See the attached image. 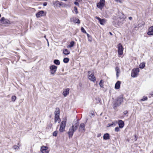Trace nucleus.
<instances>
[{
  "instance_id": "nucleus-27",
  "label": "nucleus",
  "mask_w": 153,
  "mask_h": 153,
  "mask_svg": "<svg viewBox=\"0 0 153 153\" xmlns=\"http://www.w3.org/2000/svg\"><path fill=\"white\" fill-rule=\"evenodd\" d=\"M145 66V63L144 62L141 63L139 65V67L140 68L143 69Z\"/></svg>"
},
{
  "instance_id": "nucleus-24",
  "label": "nucleus",
  "mask_w": 153,
  "mask_h": 153,
  "mask_svg": "<svg viewBox=\"0 0 153 153\" xmlns=\"http://www.w3.org/2000/svg\"><path fill=\"white\" fill-rule=\"evenodd\" d=\"M65 127H63L60 125V128L59 129V131L61 132H62L64 131L65 130Z\"/></svg>"
},
{
  "instance_id": "nucleus-28",
  "label": "nucleus",
  "mask_w": 153,
  "mask_h": 153,
  "mask_svg": "<svg viewBox=\"0 0 153 153\" xmlns=\"http://www.w3.org/2000/svg\"><path fill=\"white\" fill-rule=\"evenodd\" d=\"M74 23H75L79 24L80 23V21L79 19L77 18H75L74 20Z\"/></svg>"
},
{
  "instance_id": "nucleus-18",
  "label": "nucleus",
  "mask_w": 153,
  "mask_h": 153,
  "mask_svg": "<svg viewBox=\"0 0 153 153\" xmlns=\"http://www.w3.org/2000/svg\"><path fill=\"white\" fill-rule=\"evenodd\" d=\"M110 135L108 133H106L103 135V139L105 140H108L110 139Z\"/></svg>"
},
{
  "instance_id": "nucleus-44",
  "label": "nucleus",
  "mask_w": 153,
  "mask_h": 153,
  "mask_svg": "<svg viewBox=\"0 0 153 153\" xmlns=\"http://www.w3.org/2000/svg\"><path fill=\"white\" fill-rule=\"evenodd\" d=\"M101 133H99V134H97V137H100L101 136Z\"/></svg>"
},
{
  "instance_id": "nucleus-19",
  "label": "nucleus",
  "mask_w": 153,
  "mask_h": 153,
  "mask_svg": "<svg viewBox=\"0 0 153 153\" xmlns=\"http://www.w3.org/2000/svg\"><path fill=\"white\" fill-rule=\"evenodd\" d=\"M60 121L59 117V115H55V122L56 123L58 122L59 123Z\"/></svg>"
},
{
  "instance_id": "nucleus-17",
  "label": "nucleus",
  "mask_w": 153,
  "mask_h": 153,
  "mask_svg": "<svg viewBox=\"0 0 153 153\" xmlns=\"http://www.w3.org/2000/svg\"><path fill=\"white\" fill-rule=\"evenodd\" d=\"M121 84L120 81H118L116 83L115 86V88L116 89H119L120 88V85Z\"/></svg>"
},
{
  "instance_id": "nucleus-8",
  "label": "nucleus",
  "mask_w": 153,
  "mask_h": 153,
  "mask_svg": "<svg viewBox=\"0 0 153 153\" xmlns=\"http://www.w3.org/2000/svg\"><path fill=\"white\" fill-rule=\"evenodd\" d=\"M49 151L48 147L47 146H42L40 149V151L42 153H49Z\"/></svg>"
},
{
  "instance_id": "nucleus-29",
  "label": "nucleus",
  "mask_w": 153,
  "mask_h": 153,
  "mask_svg": "<svg viewBox=\"0 0 153 153\" xmlns=\"http://www.w3.org/2000/svg\"><path fill=\"white\" fill-rule=\"evenodd\" d=\"M54 63L57 65H59L60 64L59 61L57 59H55L54 61Z\"/></svg>"
},
{
  "instance_id": "nucleus-47",
  "label": "nucleus",
  "mask_w": 153,
  "mask_h": 153,
  "mask_svg": "<svg viewBox=\"0 0 153 153\" xmlns=\"http://www.w3.org/2000/svg\"><path fill=\"white\" fill-rule=\"evenodd\" d=\"M128 113V112L127 111H124L123 112V113H124V114H126Z\"/></svg>"
},
{
  "instance_id": "nucleus-34",
  "label": "nucleus",
  "mask_w": 153,
  "mask_h": 153,
  "mask_svg": "<svg viewBox=\"0 0 153 153\" xmlns=\"http://www.w3.org/2000/svg\"><path fill=\"white\" fill-rule=\"evenodd\" d=\"M86 34H87V37H88V41H89L91 42V36L88 33H86Z\"/></svg>"
},
{
  "instance_id": "nucleus-33",
  "label": "nucleus",
  "mask_w": 153,
  "mask_h": 153,
  "mask_svg": "<svg viewBox=\"0 0 153 153\" xmlns=\"http://www.w3.org/2000/svg\"><path fill=\"white\" fill-rule=\"evenodd\" d=\"M148 99V98L147 97L144 96L142 99H141L140 100V101H145L146 100H147Z\"/></svg>"
},
{
  "instance_id": "nucleus-5",
  "label": "nucleus",
  "mask_w": 153,
  "mask_h": 153,
  "mask_svg": "<svg viewBox=\"0 0 153 153\" xmlns=\"http://www.w3.org/2000/svg\"><path fill=\"white\" fill-rule=\"evenodd\" d=\"M50 69L51 74L54 75L56 71L57 67L54 65H51L50 66Z\"/></svg>"
},
{
  "instance_id": "nucleus-48",
  "label": "nucleus",
  "mask_w": 153,
  "mask_h": 153,
  "mask_svg": "<svg viewBox=\"0 0 153 153\" xmlns=\"http://www.w3.org/2000/svg\"><path fill=\"white\" fill-rule=\"evenodd\" d=\"M128 18L130 20H131L132 19V18L131 17H129Z\"/></svg>"
},
{
  "instance_id": "nucleus-7",
  "label": "nucleus",
  "mask_w": 153,
  "mask_h": 153,
  "mask_svg": "<svg viewBox=\"0 0 153 153\" xmlns=\"http://www.w3.org/2000/svg\"><path fill=\"white\" fill-rule=\"evenodd\" d=\"M118 48V54L120 55H122L123 53V48L121 43H119L117 45Z\"/></svg>"
},
{
  "instance_id": "nucleus-22",
  "label": "nucleus",
  "mask_w": 153,
  "mask_h": 153,
  "mask_svg": "<svg viewBox=\"0 0 153 153\" xmlns=\"http://www.w3.org/2000/svg\"><path fill=\"white\" fill-rule=\"evenodd\" d=\"M63 53L65 55H68L70 54V51L67 49H65L63 50Z\"/></svg>"
},
{
  "instance_id": "nucleus-43",
  "label": "nucleus",
  "mask_w": 153,
  "mask_h": 153,
  "mask_svg": "<svg viewBox=\"0 0 153 153\" xmlns=\"http://www.w3.org/2000/svg\"><path fill=\"white\" fill-rule=\"evenodd\" d=\"M62 2H59V7H60L62 5H63V4H62Z\"/></svg>"
},
{
  "instance_id": "nucleus-31",
  "label": "nucleus",
  "mask_w": 153,
  "mask_h": 153,
  "mask_svg": "<svg viewBox=\"0 0 153 153\" xmlns=\"http://www.w3.org/2000/svg\"><path fill=\"white\" fill-rule=\"evenodd\" d=\"M63 62L65 63H68L69 61V59L68 58H64L63 59Z\"/></svg>"
},
{
  "instance_id": "nucleus-16",
  "label": "nucleus",
  "mask_w": 153,
  "mask_h": 153,
  "mask_svg": "<svg viewBox=\"0 0 153 153\" xmlns=\"http://www.w3.org/2000/svg\"><path fill=\"white\" fill-rule=\"evenodd\" d=\"M69 88H67L64 90L63 92V95L65 97L69 94Z\"/></svg>"
},
{
  "instance_id": "nucleus-4",
  "label": "nucleus",
  "mask_w": 153,
  "mask_h": 153,
  "mask_svg": "<svg viewBox=\"0 0 153 153\" xmlns=\"http://www.w3.org/2000/svg\"><path fill=\"white\" fill-rule=\"evenodd\" d=\"M0 21L2 25L4 26H6L7 25L10 24L9 20L7 19H5L4 17L1 18Z\"/></svg>"
},
{
  "instance_id": "nucleus-2",
  "label": "nucleus",
  "mask_w": 153,
  "mask_h": 153,
  "mask_svg": "<svg viewBox=\"0 0 153 153\" xmlns=\"http://www.w3.org/2000/svg\"><path fill=\"white\" fill-rule=\"evenodd\" d=\"M88 78L91 81L94 82L96 79L94 76V72H91L90 71H89L88 73Z\"/></svg>"
},
{
  "instance_id": "nucleus-50",
  "label": "nucleus",
  "mask_w": 153,
  "mask_h": 153,
  "mask_svg": "<svg viewBox=\"0 0 153 153\" xmlns=\"http://www.w3.org/2000/svg\"><path fill=\"white\" fill-rule=\"evenodd\" d=\"M109 33L111 35H112V33H111V32H109Z\"/></svg>"
},
{
  "instance_id": "nucleus-35",
  "label": "nucleus",
  "mask_w": 153,
  "mask_h": 153,
  "mask_svg": "<svg viewBox=\"0 0 153 153\" xmlns=\"http://www.w3.org/2000/svg\"><path fill=\"white\" fill-rule=\"evenodd\" d=\"M16 97L15 96H12L11 97L12 101L13 102H14L16 100Z\"/></svg>"
},
{
  "instance_id": "nucleus-14",
  "label": "nucleus",
  "mask_w": 153,
  "mask_h": 153,
  "mask_svg": "<svg viewBox=\"0 0 153 153\" xmlns=\"http://www.w3.org/2000/svg\"><path fill=\"white\" fill-rule=\"evenodd\" d=\"M118 124L120 128H122L124 126V122L121 120H118Z\"/></svg>"
},
{
  "instance_id": "nucleus-3",
  "label": "nucleus",
  "mask_w": 153,
  "mask_h": 153,
  "mask_svg": "<svg viewBox=\"0 0 153 153\" xmlns=\"http://www.w3.org/2000/svg\"><path fill=\"white\" fill-rule=\"evenodd\" d=\"M139 71V69L138 68L133 69L131 74V76L133 78L137 77Z\"/></svg>"
},
{
  "instance_id": "nucleus-49",
  "label": "nucleus",
  "mask_w": 153,
  "mask_h": 153,
  "mask_svg": "<svg viewBox=\"0 0 153 153\" xmlns=\"http://www.w3.org/2000/svg\"><path fill=\"white\" fill-rule=\"evenodd\" d=\"M150 94L151 95H153V91L152 92L150 93Z\"/></svg>"
},
{
  "instance_id": "nucleus-37",
  "label": "nucleus",
  "mask_w": 153,
  "mask_h": 153,
  "mask_svg": "<svg viewBox=\"0 0 153 153\" xmlns=\"http://www.w3.org/2000/svg\"><path fill=\"white\" fill-rule=\"evenodd\" d=\"M74 11H75L76 14H77L78 13L77 7H74Z\"/></svg>"
},
{
  "instance_id": "nucleus-6",
  "label": "nucleus",
  "mask_w": 153,
  "mask_h": 153,
  "mask_svg": "<svg viewBox=\"0 0 153 153\" xmlns=\"http://www.w3.org/2000/svg\"><path fill=\"white\" fill-rule=\"evenodd\" d=\"M105 0H100L97 4V6L98 8L102 10L105 5Z\"/></svg>"
},
{
  "instance_id": "nucleus-46",
  "label": "nucleus",
  "mask_w": 153,
  "mask_h": 153,
  "mask_svg": "<svg viewBox=\"0 0 153 153\" xmlns=\"http://www.w3.org/2000/svg\"><path fill=\"white\" fill-rule=\"evenodd\" d=\"M76 1L78 2H80L82 1V0H76Z\"/></svg>"
},
{
  "instance_id": "nucleus-45",
  "label": "nucleus",
  "mask_w": 153,
  "mask_h": 153,
  "mask_svg": "<svg viewBox=\"0 0 153 153\" xmlns=\"http://www.w3.org/2000/svg\"><path fill=\"white\" fill-rule=\"evenodd\" d=\"M47 4V2H45V3H44L43 4V5L44 6H46Z\"/></svg>"
},
{
  "instance_id": "nucleus-12",
  "label": "nucleus",
  "mask_w": 153,
  "mask_h": 153,
  "mask_svg": "<svg viewBox=\"0 0 153 153\" xmlns=\"http://www.w3.org/2000/svg\"><path fill=\"white\" fill-rule=\"evenodd\" d=\"M85 124L84 123H81L79 127V131L81 132H84L85 131Z\"/></svg>"
},
{
  "instance_id": "nucleus-30",
  "label": "nucleus",
  "mask_w": 153,
  "mask_h": 153,
  "mask_svg": "<svg viewBox=\"0 0 153 153\" xmlns=\"http://www.w3.org/2000/svg\"><path fill=\"white\" fill-rule=\"evenodd\" d=\"M99 85L101 88H103V82L102 80L100 81Z\"/></svg>"
},
{
  "instance_id": "nucleus-41",
  "label": "nucleus",
  "mask_w": 153,
  "mask_h": 153,
  "mask_svg": "<svg viewBox=\"0 0 153 153\" xmlns=\"http://www.w3.org/2000/svg\"><path fill=\"white\" fill-rule=\"evenodd\" d=\"M74 4L75 5H76L78 7H79V2H77L76 1L74 2Z\"/></svg>"
},
{
  "instance_id": "nucleus-13",
  "label": "nucleus",
  "mask_w": 153,
  "mask_h": 153,
  "mask_svg": "<svg viewBox=\"0 0 153 153\" xmlns=\"http://www.w3.org/2000/svg\"><path fill=\"white\" fill-rule=\"evenodd\" d=\"M147 34L148 35H153V26H151L149 28Z\"/></svg>"
},
{
  "instance_id": "nucleus-32",
  "label": "nucleus",
  "mask_w": 153,
  "mask_h": 153,
  "mask_svg": "<svg viewBox=\"0 0 153 153\" xmlns=\"http://www.w3.org/2000/svg\"><path fill=\"white\" fill-rule=\"evenodd\" d=\"M120 16L119 17L120 19H123L125 18V15L121 13H120Z\"/></svg>"
},
{
  "instance_id": "nucleus-25",
  "label": "nucleus",
  "mask_w": 153,
  "mask_h": 153,
  "mask_svg": "<svg viewBox=\"0 0 153 153\" xmlns=\"http://www.w3.org/2000/svg\"><path fill=\"white\" fill-rule=\"evenodd\" d=\"M59 1H53V5L56 7L58 6L59 4Z\"/></svg>"
},
{
  "instance_id": "nucleus-42",
  "label": "nucleus",
  "mask_w": 153,
  "mask_h": 153,
  "mask_svg": "<svg viewBox=\"0 0 153 153\" xmlns=\"http://www.w3.org/2000/svg\"><path fill=\"white\" fill-rule=\"evenodd\" d=\"M115 1L117 2H119L120 3H122L123 0H115Z\"/></svg>"
},
{
  "instance_id": "nucleus-36",
  "label": "nucleus",
  "mask_w": 153,
  "mask_h": 153,
  "mask_svg": "<svg viewBox=\"0 0 153 153\" xmlns=\"http://www.w3.org/2000/svg\"><path fill=\"white\" fill-rule=\"evenodd\" d=\"M81 31L84 33H85L86 34L87 33L85 30L84 28L83 27H82L81 28Z\"/></svg>"
},
{
  "instance_id": "nucleus-23",
  "label": "nucleus",
  "mask_w": 153,
  "mask_h": 153,
  "mask_svg": "<svg viewBox=\"0 0 153 153\" xmlns=\"http://www.w3.org/2000/svg\"><path fill=\"white\" fill-rule=\"evenodd\" d=\"M66 123V120H65L62 121L60 125L62 126H63V127H65Z\"/></svg>"
},
{
  "instance_id": "nucleus-11",
  "label": "nucleus",
  "mask_w": 153,
  "mask_h": 153,
  "mask_svg": "<svg viewBox=\"0 0 153 153\" xmlns=\"http://www.w3.org/2000/svg\"><path fill=\"white\" fill-rule=\"evenodd\" d=\"M95 19L99 20V22L101 25H104L106 22V20L105 19H101L98 17H95Z\"/></svg>"
},
{
  "instance_id": "nucleus-10",
  "label": "nucleus",
  "mask_w": 153,
  "mask_h": 153,
  "mask_svg": "<svg viewBox=\"0 0 153 153\" xmlns=\"http://www.w3.org/2000/svg\"><path fill=\"white\" fill-rule=\"evenodd\" d=\"M123 101V99L122 97H119L117 99V101L116 103L115 104V106L120 105Z\"/></svg>"
},
{
  "instance_id": "nucleus-51",
  "label": "nucleus",
  "mask_w": 153,
  "mask_h": 153,
  "mask_svg": "<svg viewBox=\"0 0 153 153\" xmlns=\"http://www.w3.org/2000/svg\"><path fill=\"white\" fill-rule=\"evenodd\" d=\"M48 45H49V43H48Z\"/></svg>"
},
{
  "instance_id": "nucleus-15",
  "label": "nucleus",
  "mask_w": 153,
  "mask_h": 153,
  "mask_svg": "<svg viewBox=\"0 0 153 153\" xmlns=\"http://www.w3.org/2000/svg\"><path fill=\"white\" fill-rule=\"evenodd\" d=\"M115 70L116 72V77L118 78L119 76V74L120 73V68L118 67H116Z\"/></svg>"
},
{
  "instance_id": "nucleus-38",
  "label": "nucleus",
  "mask_w": 153,
  "mask_h": 153,
  "mask_svg": "<svg viewBox=\"0 0 153 153\" xmlns=\"http://www.w3.org/2000/svg\"><path fill=\"white\" fill-rule=\"evenodd\" d=\"M13 148L15 149L16 150H19V147L17 146H15L13 147Z\"/></svg>"
},
{
  "instance_id": "nucleus-20",
  "label": "nucleus",
  "mask_w": 153,
  "mask_h": 153,
  "mask_svg": "<svg viewBox=\"0 0 153 153\" xmlns=\"http://www.w3.org/2000/svg\"><path fill=\"white\" fill-rule=\"evenodd\" d=\"M117 121H115L112 122V123H109L108 124V127H110L111 126H116V124H117Z\"/></svg>"
},
{
  "instance_id": "nucleus-39",
  "label": "nucleus",
  "mask_w": 153,
  "mask_h": 153,
  "mask_svg": "<svg viewBox=\"0 0 153 153\" xmlns=\"http://www.w3.org/2000/svg\"><path fill=\"white\" fill-rule=\"evenodd\" d=\"M115 131H116V132H118V131H120V129L119 128V127H116L115 128Z\"/></svg>"
},
{
  "instance_id": "nucleus-26",
  "label": "nucleus",
  "mask_w": 153,
  "mask_h": 153,
  "mask_svg": "<svg viewBox=\"0 0 153 153\" xmlns=\"http://www.w3.org/2000/svg\"><path fill=\"white\" fill-rule=\"evenodd\" d=\"M59 108H56V111H55V115H59Z\"/></svg>"
},
{
  "instance_id": "nucleus-1",
  "label": "nucleus",
  "mask_w": 153,
  "mask_h": 153,
  "mask_svg": "<svg viewBox=\"0 0 153 153\" xmlns=\"http://www.w3.org/2000/svg\"><path fill=\"white\" fill-rule=\"evenodd\" d=\"M79 124V122L77 121L76 123L73 124L72 127L70 128L68 132V134L69 137H72L74 132L77 130Z\"/></svg>"
},
{
  "instance_id": "nucleus-9",
  "label": "nucleus",
  "mask_w": 153,
  "mask_h": 153,
  "mask_svg": "<svg viewBox=\"0 0 153 153\" xmlns=\"http://www.w3.org/2000/svg\"><path fill=\"white\" fill-rule=\"evenodd\" d=\"M46 12H45L43 10H41L36 14V16L37 18H39L42 16H46Z\"/></svg>"
},
{
  "instance_id": "nucleus-40",
  "label": "nucleus",
  "mask_w": 153,
  "mask_h": 153,
  "mask_svg": "<svg viewBox=\"0 0 153 153\" xmlns=\"http://www.w3.org/2000/svg\"><path fill=\"white\" fill-rule=\"evenodd\" d=\"M57 131H55L53 132V136H54L55 137L56 136L57 134Z\"/></svg>"
},
{
  "instance_id": "nucleus-21",
  "label": "nucleus",
  "mask_w": 153,
  "mask_h": 153,
  "mask_svg": "<svg viewBox=\"0 0 153 153\" xmlns=\"http://www.w3.org/2000/svg\"><path fill=\"white\" fill-rule=\"evenodd\" d=\"M75 44V42L73 41H71L70 42V44L68 45L67 47L68 48H71L73 47Z\"/></svg>"
}]
</instances>
